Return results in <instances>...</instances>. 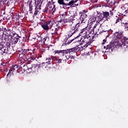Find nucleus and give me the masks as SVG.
<instances>
[{"label":"nucleus","instance_id":"bb28decb","mask_svg":"<svg viewBox=\"0 0 128 128\" xmlns=\"http://www.w3.org/2000/svg\"><path fill=\"white\" fill-rule=\"evenodd\" d=\"M106 42V40H103L102 44H105Z\"/></svg>","mask_w":128,"mask_h":128},{"label":"nucleus","instance_id":"b1692460","mask_svg":"<svg viewBox=\"0 0 128 128\" xmlns=\"http://www.w3.org/2000/svg\"><path fill=\"white\" fill-rule=\"evenodd\" d=\"M48 37L46 36V37H45V38H44L43 40H44V42H46V40H48Z\"/></svg>","mask_w":128,"mask_h":128},{"label":"nucleus","instance_id":"c756f323","mask_svg":"<svg viewBox=\"0 0 128 128\" xmlns=\"http://www.w3.org/2000/svg\"><path fill=\"white\" fill-rule=\"evenodd\" d=\"M66 0V2H68V0Z\"/></svg>","mask_w":128,"mask_h":128},{"label":"nucleus","instance_id":"f8f14e48","mask_svg":"<svg viewBox=\"0 0 128 128\" xmlns=\"http://www.w3.org/2000/svg\"><path fill=\"white\" fill-rule=\"evenodd\" d=\"M88 12V11H86V10H84L81 12V16H80V18L82 20H84L86 18V13Z\"/></svg>","mask_w":128,"mask_h":128},{"label":"nucleus","instance_id":"ddd939ff","mask_svg":"<svg viewBox=\"0 0 128 128\" xmlns=\"http://www.w3.org/2000/svg\"><path fill=\"white\" fill-rule=\"evenodd\" d=\"M106 2H108L110 6H114L116 4V0H106Z\"/></svg>","mask_w":128,"mask_h":128},{"label":"nucleus","instance_id":"9d476101","mask_svg":"<svg viewBox=\"0 0 128 128\" xmlns=\"http://www.w3.org/2000/svg\"><path fill=\"white\" fill-rule=\"evenodd\" d=\"M120 10L122 13V14H126L127 12H128V6L124 5V6L121 7Z\"/></svg>","mask_w":128,"mask_h":128},{"label":"nucleus","instance_id":"0eeeda50","mask_svg":"<svg viewBox=\"0 0 128 128\" xmlns=\"http://www.w3.org/2000/svg\"><path fill=\"white\" fill-rule=\"evenodd\" d=\"M115 20H116V22H115L116 24H118V22H119L120 20L121 21L122 24H126V23H128V22H128V17L126 16L120 18V16H116Z\"/></svg>","mask_w":128,"mask_h":128},{"label":"nucleus","instance_id":"f3484780","mask_svg":"<svg viewBox=\"0 0 128 128\" xmlns=\"http://www.w3.org/2000/svg\"><path fill=\"white\" fill-rule=\"evenodd\" d=\"M58 2L59 4H62V6H66V3L64 2V0H58Z\"/></svg>","mask_w":128,"mask_h":128},{"label":"nucleus","instance_id":"2eb2a0df","mask_svg":"<svg viewBox=\"0 0 128 128\" xmlns=\"http://www.w3.org/2000/svg\"><path fill=\"white\" fill-rule=\"evenodd\" d=\"M12 40L14 44H16L18 42V38H16L15 36L12 37Z\"/></svg>","mask_w":128,"mask_h":128},{"label":"nucleus","instance_id":"39448f33","mask_svg":"<svg viewBox=\"0 0 128 128\" xmlns=\"http://www.w3.org/2000/svg\"><path fill=\"white\" fill-rule=\"evenodd\" d=\"M78 52V50L76 48H72L68 50H55V54H68V52Z\"/></svg>","mask_w":128,"mask_h":128},{"label":"nucleus","instance_id":"5701e85b","mask_svg":"<svg viewBox=\"0 0 128 128\" xmlns=\"http://www.w3.org/2000/svg\"><path fill=\"white\" fill-rule=\"evenodd\" d=\"M29 50H24L22 51V54L24 56V54H28V52Z\"/></svg>","mask_w":128,"mask_h":128},{"label":"nucleus","instance_id":"7c9ffc66","mask_svg":"<svg viewBox=\"0 0 128 128\" xmlns=\"http://www.w3.org/2000/svg\"><path fill=\"white\" fill-rule=\"evenodd\" d=\"M82 22H84V20H82Z\"/></svg>","mask_w":128,"mask_h":128},{"label":"nucleus","instance_id":"4468645a","mask_svg":"<svg viewBox=\"0 0 128 128\" xmlns=\"http://www.w3.org/2000/svg\"><path fill=\"white\" fill-rule=\"evenodd\" d=\"M78 0H72L68 3L66 4V6H73V4H76Z\"/></svg>","mask_w":128,"mask_h":128},{"label":"nucleus","instance_id":"a211bd4d","mask_svg":"<svg viewBox=\"0 0 128 128\" xmlns=\"http://www.w3.org/2000/svg\"><path fill=\"white\" fill-rule=\"evenodd\" d=\"M14 72V70H12V68H10V70H9V72L7 74V76H10L12 74V73Z\"/></svg>","mask_w":128,"mask_h":128},{"label":"nucleus","instance_id":"aec40b11","mask_svg":"<svg viewBox=\"0 0 128 128\" xmlns=\"http://www.w3.org/2000/svg\"><path fill=\"white\" fill-rule=\"evenodd\" d=\"M44 66V63H43L42 64L41 66H42L43 68H46V70H48L50 69V67H48V66Z\"/></svg>","mask_w":128,"mask_h":128},{"label":"nucleus","instance_id":"6e6552de","mask_svg":"<svg viewBox=\"0 0 128 128\" xmlns=\"http://www.w3.org/2000/svg\"><path fill=\"white\" fill-rule=\"evenodd\" d=\"M55 10L56 5H54V4H52L50 3H48L47 4L46 12H54Z\"/></svg>","mask_w":128,"mask_h":128},{"label":"nucleus","instance_id":"9b49d317","mask_svg":"<svg viewBox=\"0 0 128 128\" xmlns=\"http://www.w3.org/2000/svg\"><path fill=\"white\" fill-rule=\"evenodd\" d=\"M38 65H34L32 68H28V71L29 72H38Z\"/></svg>","mask_w":128,"mask_h":128},{"label":"nucleus","instance_id":"7ed1b4c3","mask_svg":"<svg viewBox=\"0 0 128 128\" xmlns=\"http://www.w3.org/2000/svg\"><path fill=\"white\" fill-rule=\"evenodd\" d=\"M94 36H92V38L91 40L90 38L83 37L81 40H78V42H80V46H82L81 48H88V46H90V44H92V42H94Z\"/></svg>","mask_w":128,"mask_h":128},{"label":"nucleus","instance_id":"20e7f679","mask_svg":"<svg viewBox=\"0 0 128 128\" xmlns=\"http://www.w3.org/2000/svg\"><path fill=\"white\" fill-rule=\"evenodd\" d=\"M97 16L94 17L93 18V22H94L96 20V18H98V20H102V18H106V20H110V13L108 12H103L104 17H102V14L98 12H96Z\"/></svg>","mask_w":128,"mask_h":128},{"label":"nucleus","instance_id":"a878e982","mask_svg":"<svg viewBox=\"0 0 128 128\" xmlns=\"http://www.w3.org/2000/svg\"><path fill=\"white\" fill-rule=\"evenodd\" d=\"M12 0H14V2H16V0H9L8 1V2H12Z\"/></svg>","mask_w":128,"mask_h":128},{"label":"nucleus","instance_id":"1a4fd4ad","mask_svg":"<svg viewBox=\"0 0 128 128\" xmlns=\"http://www.w3.org/2000/svg\"><path fill=\"white\" fill-rule=\"evenodd\" d=\"M50 22H52V21H48L42 24V28L46 30H48L50 28Z\"/></svg>","mask_w":128,"mask_h":128},{"label":"nucleus","instance_id":"f03ea898","mask_svg":"<svg viewBox=\"0 0 128 128\" xmlns=\"http://www.w3.org/2000/svg\"><path fill=\"white\" fill-rule=\"evenodd\" d=\"M76 14L75 13L71 16L68 20V22H69V24L71 26L70 30L71 34H76V32H78L80 23L76 22Z\"/></svg>","mask_w":128,"mask_h":128},{"label":"nucleus","instance_id":"c85d7f7f","mask_svg":"<svg viewBox=\"0 0 128 128\" xmlns=\"http://www.w3.org/2000/svg\"><path fill=\"white\" fill-rule=\"evenodd\" d=\"M48 62H50V58H48Z\"/></svg>","mask_w":128,"mask_h":128},{"label":"nucleus","instance_id":"dca6fc26","mask_svg":"<svg viewBox=\"0 0 128 128\" xmlns=\"http://www.w3.org/2000/svg\"><path fill=\"white\" fill-rule=\"evenodd\" d=\"M56 56H62V60H68V57L66 56V55L64 56V54H55Z\"/></svg>","mask_w":128,"mask_h":128},{"label":"nucleus","instance_id":"423d86ee","mask_svg":"<svg viewBox=\"0 0 128 128\" xmlns=\"http://www.w3.org/2000/svg\"><path fill=\"white\" fill-rule=\"evenodd\" d=\"M60 24V22H54V21H51L50 24V29L52 30L54 32H56L60 30V25L58 24Z\"/></svg>","mask_w":128,"mask_h":128},{"label":"nucleus","instance_id":"6ab92c4d","mask_svg":"<svg viewBox=\"0 0 128 128\" xmlns=\"http://www.w3.org/2000/svg\"><path fill=\"white\" fill-rule=\"evenodd\" d=\"M81 34H86V28H84L80 32Z\"/></svg>","mask_w":128,"mask_h":128},{"label":"nucleus","instance_id":"cd10ccee","mask_svg":"<svg viewBox=\"0 0 128 128\" xmlns=\"http://www.w3.org/2000/svg\"><path fill=\"white\" fill-rule=\"evenodd\" d=\"M96 27V25H95V26H94V28H95Z\"/></svg>","mask_w":128,"mask_h":128},{"label":"nucleus","instance_id":"4be33fe9","mask_svg":"<svg viewBox=\"0 0 128 128\" xmlns=\"http://www.w3.org/2000/svg\"><path fill=\"white\" fill-rule=\"evenodd\" d=\"M11 68H12L13 70H16V68H18V65H14V66L12 67Z\"/></svg>","mask_w":128,"mask_h":128},{"label":"nucleus","instance_id":"f257e3e1","mask_svg":"<svg viewBox=\"0 0 128 128\" xmlns=\"http://www.w3.org/2000/svg\"><path fill=\"white\" fill-rule=\"evenodd\" d=\"M117 38L116 40L114 43H110L106 46H104V48L106 50H108V48H112V50L116 48H120V46H124V48H126L128 46V38L124 37L120 38L122 35H118V32H116L114 34Z\"/></svg>","mask_w":128,"mask_h":128},{"label":"nucleus","instance_id":"2f4dec72","mask_svg":"<svg viewBox=\"0 0 128 128\" xmlns=\"http://www.w3.org/2000/svg\"><path fill=\"white\" fill-rule=\"evenodd\" d=\"M79 48H80V46H79Z\"/></svg>","mask_w":128,"mask_h":128},{"label":"nucleus","instance_id":"393cba45","mask_svg":"<svg viewBox=\"0 0 128 128\" xmlns=\"http://www.w3.org/2000/svg\"><path fill=\"white\" fill-rule=\"evenodd\" d=\"M62 59H60L59 60H58L57 62H58V64H61L62 63Z\"/></svg>","mask_w":128,"mask_h":128},{"label":"nucleus","instance_id":"412c9836","mask_svg":"<svg viewBox=\"0 0 128 128\" xmlns=\"http://www.w3.org/2000/svg\"><path fill=\"white\" fill-rule=\"evenodd\" d=\"M125 30L128 32V23H126L124 25Z\"/></svg>","mask_w":128,"mask_h":128}]
</instances>
